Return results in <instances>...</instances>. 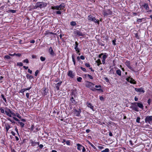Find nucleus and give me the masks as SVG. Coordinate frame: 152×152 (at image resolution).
<instances>
[{"mask_svg":"<svg viewBox=\"0 0 152 152\" xmlns=\"http://www.w3.org/2000/svg\"><path fill=\"white\" fill-rule=\"evenodd\" d=\"M47 5V4L46 3L42 2H38L36 3L34 7V9H36L37 8H41L45 7Z\"/></svg>","mask_w":152,"mask_h":152,"instance_id":"nucleus-1","label":"nucleus"},{"mask_svg":"<svg viewBox=\"0 0 152 152\" xmlns=\"http://www.w3.org/2000/svg\"><path fill=\"white\" fill-rule=\"evenodd\" d=\"M144 8L145 9L146 12L149 14L152 13V10L150 9L148 4L147 3H144L142 5Z\"/></svg>","mask_w":152,"mask_h":152,"instance_id":"nucleus-2","label":"nucleus"},{"mask_svg":"<svg viewBox=\"0 0 152 152\" xmlns=\"http://www.w3.org/2000/svg\"><path fill=\"white\" fill-rule=\"evenodd\" d=\"M88 19L89 20L93 21L95 23H97L98 24H99V20L96 19L95 17L91 15H89L88 17Z\"/></svg>","mask_w":152,"mask_h":152,"instance_id":"nucleus-3","label":"nucleus"},{"mask_svg":"<svg viewBox=\"0 0 152 152\" xmlns=\"http://www.w3.org/2000/svg\"><path fill=\"white\" fill-rule=\"evenodd\" d=\"M152 121V116H148L145 119V123L151 124V121Z\"/></svg>","mask_w":152,"mask_h":152,"instance_id":"nucleus-4","label":"nucleus"},{"mask_svg":"<svg viewBox=\"0 0 152 152\" xmlns=\"http://www.w3.org/2000/svg\"><path fill=\"white\" fill-rule=\"evenodd\" d=\"M75 92V91H73L71 93L72 96H71L72 97L70 99L71 101V102L73 104H75L76 103V102L73 99V96H75V94H74Z\"/></svg>","mask_w":152,"mask_h":152,"instance_id":"nucleus-5","label":"nucleus"},{"mask_svg":"<svg viewBox=\"0 0 152 152\" xmlns=\"http://www.w3.org/2000/svg\"><path fill=\"white\" fill-rule=\"evenodd\" d=\"M126 80L127 81L131 83L134 84H135L136 83V82L134 81V80L132 78H130V77L127 78L126 79Z\"/></svg>","mask_w":152,"mask_h":152,"instance_id":"nucleus-6","label":"nucleus"},{"mask_svg":"<svg viewBox=\"0 0 152 152\" xmlns=\"http://www.w3.org/2000/svg\"><path fill=\"white\" fill-rule=\"evenodd\" d=\"M68 75L70 77L72 78L74 76V74L73 73L72 71L71 70H69L68 71Z\"/></svg>","mask_w":152,"mask_h":152,"instance_id":"nucleus-7","label":"nucleus"},{"mask_svg":"<svg viewBox=\"0 0 152 152\" xmlns=\"http://www.w3.org/2000/svg\"><path fill=\"white\" fill-rule=\"evenodd\" d=\"M61 83L62 82H60L54 84L55 87L56 88L57 90H59V89L60 86L61 85Z\"/></svg>","mask_w":152,"mask_h":152,"instance_id":"nucleus-8","label":"nucleus"},{"mask_svg":"<svg viewBox=\"0 0 152 152\" xmlns=\"http://www.w3.org/2000/svg\"><path fill=\"white\" fill-rule=\"evenodd\" d=\"M78 44L77 42H75V49L76 51L77 52V53L80 52V50L78 48Z\"/></svg>","mask_w":152,"mask_h":152,"instance_id":"nucleus-9","label":"nucleus"},{"mask_svg":"<svg viewBox=\"0 0 152 152\" xmlns=\"http://www.w3.org/2000/svg\"><path fill=\"white\" fill-rule=\"evenodd\" d=\"M132 108L133 110H134L135 111H136L138 112L139 111L138 108L137 107V105L136 104H135V103L132 105Z\"/></svg>","mask_w":152,"mask_h":152,"instance_id":"nucleus-10","label":"nucleus"},{"mask_svg":"<svg viewBox=\"0 0 152 152\" xmlns=\"http://www.w3.org/2000/svg\"><path fill=\"white\" fill-rule=\"evenodd\" d=\"M135 91H136L138 92H141L142 93H144L145 92L143 90V88H134Z\"/></svg>","mask_w":152,"mask_h":152,"instance_id":"nucleus-11","label":"nucleus"},{"mask_svg":"<svg viewBox=\"0 0 152 152\" xmlns=\"http://www.w3.org/2000/svg\"><path fill=\"white\" fill-rule=\"evenodd\" d=\"M44 34L45 35H48L49 34H52L55 37H56L55 36V35H56V33H53L52 32H50L49 31H45V33Z\"/></svg>","mask_w":152,"mask_h":152,"instance_id":"nucleus-12","label":"nucleus"},{"mask_svg":"<svg viewBox=\"0 0 152 152\" xmlns=\"http://www.w3.org/2000/svg\"><path fill=\"white\" fill-rule=\"evenodd\" d=\"M49 52L50 55L53 56H55V53L54 52L52 48L50 47L49 48Z\"/></svg>","mask_w":152,"mask_h":152,"instance_id":"nucleus-13","label":"nucleus"},{"mask_svg":"<svg viewBox=\"0 0 152 152\" xmlns=\"http://www.w3.org/2000/svg\"><path fill=\"white\" fill-rule=\"evenodd\" d=\"M135 104H136L137 105V106L139 107L140 108L143 109V104H141L140 103H139L137 102H135Z\"/></svg>","mask_w":152,"mask_h":152,"instance_id":"nucleus-14","label":"nucleus"},{"mask_svg":"<svg viewBox=\"0 0 152 152\" xmlns=\"http://www.w3.org/2000/svg\"><path fill=\"white\" fill-rule=\"evenodd\" d=\"M94 86V84L90 82H87V86L90 88H91V86Z\"/></svg>","mask_w":152,"mask_h":152,"instance_id":"nucleus-15","label":"nucleus"},{"mask_svg":"<svg viewBox=\"0 0 152 152\" xmlns=\"http://www.w3.org/2000/svg\"><path fill=\"white\" fill-rule=\"evenodd\" d=\"M77 149L78 150L80 151L82 148H83V146H82L80 144H77Z\"/></svg>","mask_w":152,"mask_h":152,"instance_id":"nucleus-16","label":"nucleus"},{"mask_svg":"<svg viewBox=\"0 0 152 152\" xmlns=\"http://www.w3.org/2000/svg\"><path fill=\"white\" fill-rule=\"evenodd\" d=\"M75 33L77 35L79 36H82L83 35V34L78 30L76 31L75 32Z\"/></svg>","mask_w":152,"mask_h":152,"instance_id":"nucleus-17","label":"nucleus"},{"mask_svg":"<svg viewBox=\"0 0 152 152\" xmlns=\"http://www.w3.org/2000/svg\"><path fill=\"white\" fill-rule=\"evenodd\" d=\"M51 8L53 10H60L58 6H52Z\"/></svg>","mask_w":152,"mask_h":152,"instance_id":"nucleus-18","label":"nucleus"},{"mask_svg":"<svg viewBox=\"0 0 152 152\" xmlns=\"http://www.w3.org/2000/svg\"><path fill=\"white\" fill-rule=\"evenodd\" d=\"M65 5L64 4H61L60 5L58 6L60 10L63 9L65 7Z\"/></svg>","mask_w":152,"mask_h":152,"instance_id":"nucleus-19","label":"nucleus"},{"mask_svg":"<svg viewBox=\"0 0 152 152\" xmlns=\"http://www.w3.org/2000/svg\"><path fill=\"white\" fill-rule=\"evenodd\" d=\"M107 56H106V55H104L103 56H102V63L103 64H104L105 63V59L106 58H107Z\"/></svg>","mask_w":152,"mask_h":152,"instance_id":"nucleus-20","label":"nucleus"},{"mask_svg":"<svg viewBox=\"0 0 152 152\" xmlns=\"http://www.w3.org/2000/svg\"><path fill=\"white\" fill-rule=\"evenodd\" d=\"M87 106L88 107H90L92 110H93L94 109V107L92 105L91 103H87Z\"/></svg>","mask_w":152,"mask_h":152,"instance_id":"nucleus-21","label":"nucleus"},{"mask_svg":"<svg viewBox=\"0 0 152 152\" xmlns=\"http://www.w3.org/2000/svg\"><path fill=\"white\" fill-rule=\"evenodd\" d=\"M8 110L10 112V114L12 115V116H16V114H15L14 113H13V112L11 111L10 109H8Z\"/></svg>","mask_w":152,"mask_h":152,"instance_id":"nucleus-22","label":"nucleus"},{"mask_svg":"<svg viewBox=\"0 0 152 152\" xmlns=\"http://www.w3.org/2000/svg\"><path fill=\"white\" fill-rule=\"evenodd\" d=\"M8 110L7 111H5V113L6 114V115L7 116H8L10 117H12V115L10 114V113L9 111L8 110Z\"/></svg>","mask_w":152,"mask_h":152,"instance_id":"nucleus-23","label":"nucleus"},{"mask_svg":"<svg viewBox=\"0 0 152 152\" xmlns=\"http://www.w3.org/2000/svg\"><path fill=\"white\" fill-rule=\"evenodd\" d=\"M5 126L6 132H8V131L9 129L10 128V126L8 124L5 125Z\"/></svg>","mask_w":152,"mask_h":152,"instance_id":"nucleus-24","label":"nucleus"},{"mask_svg":"<svg viewBox=\"0 0 152 152\" xmlns=\"http://www.w3.org/2000/svg\"><path fill=\"white\" fill-rule=\"evenodd\" d=\"M116 73L119 76L121 75V71L119 69H118L116 71Z\"/></svg>","mask_w":152,"mask_h":152,"instance_id":"nucleus-25","label":"nucleus"},{"mask_svg":"<svg viewBox=\"0 0 152 152\" xmlns=\"http://www.w3.org/2000/svg\"><path fill=\"white\" fill-rule=\"evenodd\" d=\"M96 62L97 63V65L98 66H99L100 64H102V63L101 62V61L99 59L96 61Z\"/></svg>","mask_w":152,"mask_h":152,"instance_id":"nucleus-26","label":"nucleus"},{"mask_svg":"<svg viewBox=\"0 0 152 152\" xmlns=\"http://www.w3.org/2000/svg\"><path fill=\"white\" fill-rule=\"evenodd\" d=\"M70 25L73 26H75L76 25V23L75 21H72L70 23Z\"/></svg>","mask_w":152,"mask_h":152,"instance_id":"nucleus-27","label":"nucleus"},{"mask_svg":"<svg viewBox=\"0 0 152 152\" xmlns=\"http://www.w3.org/2000/svg\"><path fill=\"white\" fill-rule=\"evenodd\" d=\"M72 61L73 62L74 64L75 65V56L74 55H72Z\"/></svg>","mask_w":152,"mask_h":152,"instance_id":"nucleus-28","label":"nucleus"},{"mask_svg":"<svg viewBox=\"0 0 152 152\" xmlns=\"http://www.w3.org/2000/svg\"><path fill=\"white\" fill-rule=\"evenodd\" d=\"M125 64H126V66L128 67L129 66H130V62L129 61H126V62H125Z\"/></svg>","mask_w":152,"mask_h":152,"instance_id":"nucleus-29","label":"nucleus"},{"mask_svg":"<svg viewBox=\"0 0 152 152\" xmlns=\"http://www.w3.org/2000/svg\"><path fill=\"white\" fill-rule=\"evenodd\" d=\"M88 143L92 146V147L94 149H96V148L95 147V146L91 143L89 141H88Z\"/></svg>","mask_w":152,"mask_h":152,"instance_id":"nucleus-30","label":"nucleus"},{"mask_svg":"<svg viewBox=\"0 0 152 152\" xmlns=\"http://www.w3.org/2000/svg\"><path fill=\"white\" fill-rule=\"evenodd\" d=\"M1 96L2 97V98H3V100L5 102H6V101H7V100H6V99L4 97V95L3 94H2L1 95Z\"/></svg>","mask_w":152,"mask_h":152,"instance_id":"nucleus-31","label":"nucleus"},{"mask_svg":"<svg viewBox=\"0 0 152 152\" xmlns=\"http://www.w3.org/2000/svg\"><path fill=\"white\" fill-rule=\"evenodd\" d=\"M40 59L42 61H43L45 60V58L44 57L41 56L40 58Z\"/></svg>","mask_w":152,"mask_h":152,"instance_id":"nucleus-32","label":"nucleus"},{"mask_svg":"<svg viewBox=\"0 0 152 152\" xmlns=\"http://www.w3.org/2000/svg\"><path fill=\"white\" fill-rule=\"evenodd\" d=\"M82 80V78L80 77H79L77 78V80L78 82H81Z\"/></svg>","mask_w":152,"mask_h":152,"instance_id":"nucleus-33","label":"nucleus"},{"mask_svg":"<svg viewBox=\"0 0 152 152\" xmlns=\"http://www.w3.org/2000/svg\"><path fill=\"white\" fill-rule=\"evenodd\" d=\"M19 123L20 124L21 127H23V126H24V124L22 122H19Z\"/></svg>","mask_w":152,"mask_h":152,"instance_id":"nucleus-34","label":"nucleus"},{"mask_svg":"<svg viewBox=\"0 0 152 152\" xmlns=\"http://www.w3.org/2000/svg\"><path fill=\"white\" fill-rule=\"evenodd\" d=\"M26 76L27 78H29L30 79H31L33 78V77L32 76L28 74Z\"/></svg>","mask_w":152,"mask_h":152,"instance_id":"nucleus-35","label":"nucleus"},{"mask_svg":"<svg viewBox=\"0 0 152 152\" xmlns=\"http://www.w3.org/2000/svg\"><path fill=\"white\" fill-rule=\"evenodd\" d=\"M91 89L92 91H95L96 90H99V91L101 90V89H100V88H99V89H96V88H93Z\"/></svg>","mask_w":152,"mask_h":152,"instance_id":"nucleus-36","label":"nucleus"},{"mask_svg":"<svg viewBox=\"0 0 152 152\" xmlns=\"http://www.w3.org/2000/svg\"><path fill=\"white\" fill-rule=\"evenodd\" d=\"M109 149L108 148H106L104 150L102 151V152H108Z\"/></svg>","mask_w":152,"mask_h":152,"instance_id":"nucleus-37","label":"nucleus"},{"mask_svg":"<svg viewBox=\"0 0 152 152\" xmlns=\"http://www.w3.org/2000/svg\"><path fill=\"white\" fill-rule=\"evenodd\" d=\"M140 117H137L136 119V122L138 123H140Z\"/></svg>","mask_w":152,"mask_h":152,"instance_id":"nucleus-38","label":"nucleus"},{"mask_svg":"<svg viewBox=\"0 0 152 152\" xmlns=\"http://www.w3.org/2000/svg\"><path fill=\"white\" fill-rule=\"evenodd\" d=\"M23 62L24 63H29L28 60V59H26L23 61Z\"/></svg>","mask_w":152,"mask_h":152,"instance_id":"nucleus-39","label":"nucleus"},{"mask_svg":"<svg viewBox=\"0 0 152 152\" xmlns=\"http://www.w3.org/2000/svg\"><path fill=\"white\" fill-rule=\"evenodd\" d=\"M34 126L33 124H32V125H31V127L30 128V129L31 130L33 131L34 129Z\"/></svg>","mask_w":152,"mask_h":152,"instance_id":"nucleus-40","label":"nucleus"},{"mask_svg":"<svg viewBox=\"0 0 152 152\" xmlns=\"http://www.w3.org/2000/svg\"><path fill=\"white\" fill-rule=\"evenodd\" d=\"M31 143L32 144H33L34 145L37 143L35 141H34L32 140H31Z\"/></svg>","mask_w":152,"mask_h":152,"instance_id":"nucleus-41","label":"nucleus"},{"mask_svg":"<svg viewBox=\"0 0 152 152\" xmlns=\"http://www.w3.org/2000/svg\"><path fill=\"white\" fill-rule=\"evenodd\" d=\"M17 65L18 66H22L23 65V63H22L21 62H18V63H17Z\"/></svg>","mask_w":152,"mask_h":152,"instance_id":"nucleus-42","label":"nucleus"},{"mask_svg":"<svg viewBox=\"0 0 152 152\" xmlns=\"http://www.w3.org/2000/svg\"><path fill=\"white\" fill-rule=\"evenodd\" d=\"M0 110H1V113H4V110L1 107L0 108Z\"/></svg>","mask_w":152,"mask_h":152,"instance_id":"nucleus-43","label":"nucleus"},{"mask_svg":"<svg viewBox=\"0 0 152 152\" xmlns=\"http://www.w3.org/2000/svg\"><path fill=\"white\" fill-rule=\"evenodd\" d=\"M4 58L7 59H10L11 58L10 56L8 55L5 56Z\"/></svg>","mask_w":152,"mask_h":152,"instance_id":"nucleus-44","label":"nucleus"},{"mask_svg":"<svg viewBox=\"0 0 152 152\" xmlns=\"http://www.w3.org/2000/svg\"><path fill=\"white\" fill-rule=\"evenodd\" d=\"M16 116H17V117H18L19 118H21V116L20 115H19V114H18V113H17L16 114Z\"/></svg>","mask_w":152,"mask_h":152,"instance_id":"nucleus-45","label":"nucleus"},{"mask_svg":"<svg viewBox=\"0 0 152 152\" xmlns=\"http://www.w3.org/2000/svg\"><path fill=\"white\" fill-rule=\"evenodd\" d=\"M87 76L90 79H93V77L90 75L89 74H87Z\"/></svg>","mask_w":152,"mask_h":152,"instance_id":"nucleus-46","label":"nucleus"},{"mask_svg":"<svg viewBox=\"0 0 152 152\" xmlns=\"http://www.w3.org/2000/svg\"><path fill=\"white\" fill-rule=\"evenodd\" d=\"M25 91V90L24 88H23V89H22L20 91V92L23 93Z\"/></svg>","mask_w":152,"mask_h":152,"instance_id":"nucleus-47","label":"nucleus"},{"mask_svg":"<svg viewBox=\"0 0 152 152\" xmlns=\"http://www.w3.org/2000/svg\"><path fill=\"white\" fill-rule=\"evenodd\" d=\"M56 13L57 14L60 15L61 14V12L60 11H58L56 12Z\"/></svg>","mask_w":152,"mask_h":152,"instance_id":"nucleus-48","label":"nucleus"},{"mask_svg":"<svg viewBox=\"0 0 152 152\" xmlns=\"http://www.w3.org/2000/svg\"><path fill=\"white\" fill-rule=\"evenodd\" d=\"M85 66L88 67H90V65L88 63H86L85 64Z\"/></svg>","mask_w":152,"mask_h":152,"instance_id":"nucleus-49","label":"nucleus"},{"mask_svg":"<svg viewBox=\"0 0 152 152\" xmlns=\"http://www.w3.org/2000/svg\"><path fill=\"white\" fill-rule=\"evenodd\" d=\"M103 14L104 16H107L109 14L105 12H104Z\"/></svg>","mask_w":152,"mask_h":152,"instance_id":"nucleus-50","label":"nucleus"},{"mask_svg":"<svg viewBox=\"0 0 152 152\" xmlns=\"http://www.w3.org/2000/svg\"><path fill=\"white\" fill-rule=\"evenodd\" d=\"M31 88V87H28L27 88H25V91L26 90H30Z\"/></svg>","mask_w":152,"mask_h":152,"instance_id":"nucleus-51","label":"nucleus"},{"mask_svg":"<svg viewBox=\"0 0 152 152\" xmlns=\"http://www.w3.org/2000/svg\"><path fill=\"white\" fill-rule=\"evenodd\" d=\"M104 80L106 81L107 82H109V80L107 77H105Z\"/></svg>","mask_w":152,"mask_h":152,"instance_id":"nucleus-52","label":"nucleus"},{"mask_svg":"<svg viewBox=\"0 0 152 152\" xmlns=\"http://www.w3.org/2000/svg\"><path fill=\"white\" fill-rule=\"evenodd\" d=\"M112 42H113V45H116V43H115L116 40H113Z\"/></svg>","mask_w":152,"mask_h":152,"instance_id":"nucleus-53","label":"nucleus"},{"mask_svg":"<svg viewBox=\"0 0 152 152\" xmlns=\"http://www.w3.org/2000/svg\"><path fill=\"white\" fill-rule=\"evenodd\" d=\"M38 72H39V71L38 70H37L35 72V75L36 76H37V74L38 73Z\"/></svg>","mask_w":152,"mask_h":152,"instance_id":"nucleus-54","label":"nucleus"},{"mask_svg":"<svg viewBox=\"0 0 152 152\" xmlns=\"http://www.w3.org/2000/svg\"><path fill=\"white\" fill-rule=\"evenodd\" d=\"M26 96L27 98H28L29 97V94L28 93H27L26 94Z\"/></svg>","mask_w":152,"mask_h":152,"instance_id":"nucleus-55","label":"nucleus"},{"mask_svg":"<svg viewBox=\"0 0 152 152\" xmlns=\"http://www.w3.org/2000/svg\"><path fill=\"white\" fill-rule=\"evenodd\" d=\"M80 57V58L82 60H84L85 59L84 57L83 56H81Z\"/></svg>","mask_w":152,"mask_h":152,"instance_id":"nucleus-56","label":"nucleus"},{"mask_svg":"<svg viewBox=\"0 0 152 152\" xmlns=\"http://www.w3.org/2000/svg\"><path fill=\"white\" fill-rule=\"evenodd\" d=\"M129 69H130L131 70L134 71V70L132 67H131L130 66L128 67Z\"/></svg>","mask_w":152,"mask_h":152,"instance_id":"nucleus-57","label":"nucleus"},{"mask_svg":"<svg viewBox=\"0 0 152 152\" xmlns=\"http://www.w3.org/2000/svg\"><path fill=\"white\" fill-rule=\"evenodd\" d=\"M13 118L15 121H19V120L17 118H16V117H13Z\"/></svg>","mask_w":152,"mask_h":152,"instance_id":"nucleus-58","label":"nucleus"},{"mask_svg":"<svg viewBox=\"0 0 152 152\" xmlns=\"http://www.w3.org/2000/svg\"><path fill=\"white\" fill-rule=\"evenodd\" d=\"M80 68L81 69V70H82L83 71L86 72V69L85 68H83L82 67H81Z\"/></svg>","mask_w":152,"mask_h":152,"instance_id":"nucleus-59","label":"nucleus"},{"mask_svg":"<svg viewBox=\"0 0 152 152\" xmlns=\"http://www.w3.org/2000/svg\"><path fill=\"white\" fill-rule=\"evenodd\" d=\"M95 87L96 88H101V86L100 85H96L95 86Z\"/></svg>","mask_w":152,"mask_h":152,"instance_id":"nucleus-60","label":"nucleus"},{"mask_svg":"<svg viewBox=\"0 0 152 152\" xmlns=\"http://www.w3.org/2000/svg\"><path fill=\"white\" fill-rule=\"evenodd\" d=\"M137 21L140 22H141L142 21V19H137Z\"/></svg>","mask_w":152,"mask_h":152,"instance_id":"nucleus-61","label":"nucleus"},{"mask_svg":"<svg viewBox=\"0 0 152 152\" xmlns=\"http://www.w3.org/2000/svg\"><path fill=\"white\" fill-rule=\"evenodd\" d=\"M15 131L18 134H18V129H17V128L16 127H15Z\"/></svg>","mask_w":152,"mask_h":152,"instance_id":"nucleus-62","label":"nucleus"},{"mask_svg":"<svg viewBox=\"0 0 152 152\" xmlns=\"http://www.w3.org/2000/svg\"><path fill=\"white\" fill-rule=\"evenodd\" d=\"M82 151L83 152H84L86 151V149L83 146V148H82Z\"/></svg>","mask_w":152,"mask_h":152,"instance_id":"nucleus-63","label":"nucleus"},{"mask_svg":"<svg viewBox=\"0 0 152 152\" xmlns=\"http://www.w3.org/2000/svg\"><path fill=\"white\" fill-rule=\"evenodd\" d=\"M39 146L40 148H42L43 147V146L42 144H40L39 145Z\"/></svg>","mask_w":152,"mask_h":152,"instance_id":"nucleus-64","label":"nucleus"}]
</instances>
